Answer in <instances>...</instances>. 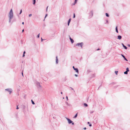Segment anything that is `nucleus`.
Here are the masks:
<instances>
[{
    "mask_svg": "<svg viewBox=\"0 0 130 130\" xmlns=\"http://www.w3.org/2000/svg\"><path fill=\"white\" fill-rule=\"evenodd\" d=\"M13 16V13L12 9H11L9 12V22L10 23L11 19H12Z\"/></svg>",
    "mask_w": 130,
    "mask_h": 130,
    "instance_id": "1",
    "label": "nucleus"
},
{
    "mask_svg": "<svg viewBox=\"0 0 130 130\" xmlns=\"http://www.w3.org/2000/svg\"><path fill=\"white\" fill-rule=\"evenodd\" d=\"M66 119L68 121V122L69 124H72L73 125L74 124V122L70 119L66 117Z\"/></svg>",
    "mask_w": 130,
    "mask_h": 130,
    "instance_id": "2",
    "label": "nucleus"
},
{
    "mask_svg": "<svg viewBox=\"0 0 130 130\" xmlns=\"http://www.w3.org/2000/svg\"><path fill=\"white\" fill-rule=\"evenodd\" d=\"M35 83L36 84V85L37 87L39 88L41 87V85L40 83L38 82L37 81H36Z\"/></svg>",
    "mask_w": 130,
    "mask_h": 130,
    "instance_id": "3",
    "label": "nucleus"
},
{
    "mask_svg": "<svg viewBox=\"0 0 130 130\" xmlns=\"http://www.w3.org/2000/svg\"><path fill=\"white\" fill-rule=\"evenodd\" d=\"M89 18L90 19L93 16V11L92 10L89 13Z\"/></svg>",
    "mask_w": 130,
    "mask_h": 130,
    "instance_id": "4",
    "label": "nucleus"
},
{
    "mask_svg": "<svg viewBox=\"0 0 130 130\" xmlns=\"http://www.w3.org/2000/svg\"><path fill=\"white\" fill-rule=\"evenodd\" d=\"M84 44V43L83 42H82L80 43H77L75 45L76 46H80L82 48V46Z\"/></svg>",
    "mask_w": 130,
    "mask_h": 130,
    "instance_id": "5",
    "label": "nucleus"
},
{
    "mask_svg": "<svg viewBox=\"0 0 130 130\" xmlns=\"http://www.w3.org/2000/svg\"><path fill=\"white\" fill-rule=\"evenodd\" d=\"M6 91H8L9 92V94H10L12 92V90L11 89H5Z\"/></svg>",
    "mask_w": 130,
    "mask_h": 130,
    "instance_id": "6",
    "label": "nucleus"
},
{
    "mask_svg": "<svg viewBox=\"0 0 130 130\" xmlns=\"http://www.w3.org/2000/svg\"><path fill=\"white\" fill-rule=\"evenodd\" d=\"M121 55L122 56L123 58L126 61H128V60L127 59L125 58V56L123 54H121Z\"/></svg>",
    "mask_w": 130,
    "mask_h": 130,
    "instance_id": "7",
    "label": "nucleus"
},
{
    "mask_svg": "<svg viewBox=\"0 0 130 130\" xmlns=\"http://www.w3.org/2000/svg\"><path fill=\"white\" fill-rule=\"evenodd\" d=\"M21 106H22V108L23 109L24 111L25 110L26 106L24 104H22Z\"/></svg>",
    "mask_w": 130,
    "mask_h": 130,
    "instance_id": "8",
    "label": "nucleus"
},
{
    "mask_svg": "<svg viewBox=\"0 0 130 130\" xmlns=\"http://www.w3.org/2000/svg\"><path fill=\"white\" fill-rule=\"evenodd\" d=\"M121 44L125 49L126 50L127 48V47L123 43H122Z\"/></svg>",
    "mask_w": 130,
    "mask_h": 130,
    "instance_id": "9",
    "label": "nucleus"
},
{
    "mask_svg": "<svg viewBox=\"0 0 130 130\" xmlns=\"http://www.w3.org/2000/svg\"><path fill=\"white\" fill-rule=\"evenodd\" d=\"M71 18H70L68 22V26H69V25L70 23V22L71 21Z\"/></svg>",
    "mask_w": 130,
    "mask_h": 130,
    "instance_id": "10",
    "label": "nucleus"
},
{
    "mask_svg": "<svg viewBox=\"0 0 130 130\" xmlns=\"http://www.w3.org/2000/svg\"><path fill=\"white\" fill-rule=\"evenodd\" d=\"M56 64H58V59L57 56L56 57Z\"/></svg>",
    "mask_w": 130,
    "mask_h": 130,
    "instance_id": "11",
    "label": "nucleus"
},
{
    "mask_svg": "<svg viewBox=\"0 0 130 130\" xmlns=\"http://www.w3.org/2000/svg\"><path fill=\"white\" fill-rule=\"evenodd\" d=\"M74 70L78 74V73L79 71H78V68H74Z\"/></svg>",
    "mask_w": 130,
    "mask_h": 130,
    "instance_id": "12",
    "label": "nucleus"
},
{
    "mask_svg": "<svg viewBox=\"0 0 130 130\" xmlns=\"http://www.w3.org/2000/svg\"><path fill=\"white\" fill-rule=\"evenodd\" d=\"M70 36V39L71 41V42L72 43H73L74 42V40L73 39L71 38L70 37V36Z\"/></svg>",
    "mask_w": 130,
    "mask_h": 130,
    "instance_id": "13",
    "label": "nucleus"
},
{
    "mask_svg": "<svg viewBox=\"0 0 130 130\" xmlns=\"http://www.w3.org/2000/svg\"><path fill=\"white\" fill-rule=\"evenodd\" d=\"M122 37L120 35H118V36L117 39L119 40H120L121 39Z\"/></svg>",
    "mask_w": 130,
    "mask_h": 130,
    "instance_id": "14",
    "label": "nucleus"
},
{
    "mask_svg": "<svg viewBox=\"0 0 130 130\" xmlns=\"http://www.w3.org/2000/svg\"><path fill=\"white\" fill-rule=\"evenodd\" d=\"M115 29H116V32H117V33H118V26H117L116 27V28H115Z\"/></svg>",
    "mask_w": 130,
    "mask_h": 130,
    "instance_id": "15",
    "label": "nucleus"
},
{
    "mask_svg": "<svg viewBox=\"0 0 130 130\" xmlns=\"http://www.w3.org/2000/svg\"><path fill=\"white\" fill-rule=\"evenodd\" d=\"M95 74H94L92 75L91 77V78H92L93 77H95Z\"/></svg>",
    "mask_w": 130,
    "mask_h": 130,
    "instance_id": "16",
    "label": "nucleus"
},
{
    "mask_svg": "<svg viewBox=\"0 0 130 130\" xmlns=\"http://www.w3.org/2000/svg\"><path fill=\"white\" fill-rule=\"evenodd\" d=\"M84 106L85 107H87L88 106V104L86 103H84Z\"/></svg>",
    "mask_w": 130,
    "mask_h": 130,
    "instance_id": "17",
    "label": "nucleus"
},
{
    "mask_svg": "<svg viewBox=\"0 0 130 130\" xmlns=\"http://www.w3.org/2000/svg\"><path fill=\"white\" fill-rule=\"evenodd\" d=\"M87 123L88 124H89V126L90 127H91L92 126V124L91 123H90V122H87Z\"/></svg>",
    "mask_w": 130,
    "mask_h": 130,
    "instance_id": "18",
    "label": "nucleus"
},
{
    "mask_svg": "<svg viewBox=\"0 0 130 130\" xmlns=\"http://www.w3.org/2000/svg\"><path fill=\"white\" fill-rule=\"evenodd\" d=\"M33 5H35L36 3V0H33Z\"/></svg>",
    "mask_w": 130,
    "mask_h": 130,
    "instance_id": "19",
    "label": "nucleus"
},
{
    "mask_svg": "<svg viewBox=\"0 0 130 130\" xmlns=\"http://www.w3.org/2000/svg\"><path fill=\"white\" fill-rule=\"evenodd\" d=\"M77 113H76L75 115V116L73 117V118H76L77 117Z\"/></svg>",
    "mask_w": 130,
    "mask_h": 130,
    "instance_id": "20",
    "label": "nucleus"
},
{
    "mask_svg": "<svg viewBox=\"0 0 130 130\" xmlns=\"http://www.w3.org/2000/svg\"><path fill=\"white\" fill-rule=\"evenodd\" d=\"M66 105H67L68 106H71V105L69 104L67 102H66Z\"/></svg>",
    "mask_w": 130,
    "mask_h": 130,
    "instance_id": "21",
    "label": "nucleus"
},
{
    "mask_svg": "<svg viewBox=\"0 0 130 130\" xmlns=\"http://www.w3.org/2000/svg\"><path fill=\"white\" fill-rule=\"evenodd\" d=\"M106 16L107 17H109V14L107 13H105Z\"/></svg>",
    "mask_w": 130,
    "mask_h": 130,
    "instance_id": "22",
    "label": "nucleus"
},
{
    "mask_svg": "<svg viewBox=\"0 0 130 130\" xmlns=\"http://www.w3.org/2000/svg\"><path fill=\"white\" fill-rule=\"evenodd\" d=\"M126 71H127V72H128L129 71V70L128 67H127L126 68Z\"/></svg>",
    "mask_w": 130,
    "mask_h": 130,
    "instance_id": "23",
    "label": "nucleus"
},
{
    "mask_svg": "<svg viewBox=\"0 0 130 130\" xmlns=\"http://www.w3.org/2000/svg\"><path fill=\"white\" fill-rule=\"evenodd\" d=\"M31 102L32 104L34 105L35 104L34 102L32 100H31Z\"/></svg>",
    "mask_w": 130,
    "mask_h": 130,
    "instance_id": "24",
    "label": "nucleus"
},
{
    "mask_svg": "<svg viewBox=\"0 0 130 130\" xmlns=\"http://www.w3.org/2000/svg\"><path fill=\"white\" fill-rule=\"evenodd\" d=\"M22 9H21V10H20V13H19V15H20V14H21V13H22Z\"/></svg>",
    "mask_w": 130,
    "mask_h": 130,
    "instance_id": "25",
    "label": "nucleus"
},
{
    "mask_svg": "<svg viewBox=\"0 0 130 130\" xmlns=\"http://www.w3.org/2000/svg\"><path fill=\"white\" fill-rule=\"evenodd\" d=\"M124 73L125 74H128V72L126 71L124 72Z\"/></svg>",
    "mask_w": 130,
    "mask_h": 130,
    "instance_id": "26",
    "label": "nucleus"
},
{
    "mask_svg": "<svg viewBox=\"0 0 130 130\" xmlns=\"http://www.w3.org/2000/svg\"><path fill=\"white\" fill-rule=\"evenodd\" d=\"M16 21V18H14L13 20L12 21V22H15Z\"/></svg>",
    "mask_w": 130,
    "mask_h": 130,
    "instance_id": "27",
    "label": "nucleus"
},
{
    "mask_svg": "<svg viewBox=\"0 0 130 130\" xmlns=\"http://www.w3.org/2000/svg\"><path fill=\"white\" fill-rule=\"evenodd\" d=\"M75 13H74L73 14V18H75Z\"/></svg>",
    "mask_w": 130,
    "mask_h": 130,
    "instance_id": "28",
    "label": "nucleus"
},
{
    "mask_svg": "<svg viewBox=\"0 0 130 130\" xmlns=\"http://www.w3.org/2000/svg\"><path fill=\"white\" fill-rule=\"evenodd\" d=\"M40 34H38L37 36V37L38 38H39V37H40Z\"/></svg>",
    "mask_w": 130,
    "mask_h": 130,
    "instance_id": "29",
    "label": "nucleus"
},
{
    "mask_svg": "<svg viewBox=\"0 0 130 130\" xmlns=\"http://www.w3.org/2000/svg\"><path fill=\"white\" fill-rule=\"evenodd\" d=\"M118 71H115V74L117 75L118 74Z\"/></svg>",
    "mask_w": 130,
    "mask_h": 130,
    "instance_id": "30",
    "label": "nucleus"
},
{
    "mask_svg": "<svg viewBox=\"0 0 130 130\" xmlns=\"http://www.w3.org/2000/svg\"><path fill=\"white\" fill-rule=\"evenodd\" d=\"M116 83H114V82H113L112 83H111L110 84H109V85H113L114 84H115Z\"/></svg>",
    "mask_w": 130,
    "mask_h": 130,
    "instance_id": "31",
    "label": "nucleus"
},
{
    "mask_svg": "<svg viewBox=\"0 0 130 130\" xmlns=\"http://www.w3.org/2000/svg\"><path fill=\"white\" fill-rule=\"evenodd\" d=\"M48 15V14H46L45 16V17H44V19L43 20V21H44L45 20V18Z\"/></svg>",
    "mask_w": 130,
    "mask_h": 130,
    "instance_id": "32",
    "label": "nucleus"
},
{
    "mask_svg": "<svg viewBox=\"0 0 130 130\" xmlns=\"http://www.w3.org/2000/svg\"><path fill=\"white\" fill-rule=\"evenodd\" d=\"M91 72L90 70H87V72L88 73H89L90 72Z\"/></svg>",
    "mask_w": 130,
    "mask_h": 130,
    "instance_id": "33",
    "label": "nucleus"
},
{
    "mask_svg": "<svg viewBox=\"0 0 130 130\" xmlns=\"http://www.w3.org/2000/svg\"><path fill=\"white\" fill-rule=\"evenodd\" d=\"M108 20H106V22L105 23V24H106V23H107L108 24Z\"/></svg>",
    "mask_w": 130,
    "mask_h": 130,
    "instance_id": "34",
    "label": "nucleus"
},
{
    "mask_svg": "<svg viewBox=\"0 0 130 130\" xmlns=\"http://www.w3.org/2000/svg\"><path fill=\"white\" fill-rule=\"evenodd\" d=\"M67 80V77H66V76L65 77V78L64 79V81H66Z\"/></svg>",
    "mask_w": 130,
    "mask_h": 130,
    "instance_id": "35",
    "label": "nucleus"
},
{
    "mask_svg": "<svg viewBox=\"0 0 130 130\" xmlns=\"http://www.w3.org/2000/svg\"><path fill=\"white\" fill-rule=\"evenodd\" d=\"M19 108V107H18V105H17V106L16 109H18Z\"/></svg>",
    "mask_w": 130,
    "mask_h": 130,
    "instance_id": "36",
    "label": "nucleus"
},
{
    "mask_svg": "<svg viewBox=\"0 0 130 130\" xmlns=\"http://www.w3.org/2000/svg\"><path fill=\"white\" fill-rule=\"evenodd\" d=\"M93 112H94L93 111H90V113H91V114L92 113H93Z\"/></svg>",
    "mask_w": 130,
    "mask_h": 130,
    "instance_id": "37",
    "label": "nucleus"
},
{
    "mask_svg": "<svg viewBox=\"0 0 130 130\" xmlns=\"http://www.w3.org/2000/svg\"><path fill=\"white\" fill-rule=\"evenodd\" d=\"M77 0H75L74 2H75V3H76L77 2Z\"/></svg>",
    "mask_w": 130,
    "mask_h": 130,
    "instance_id": "38",
    "label": "nucleus"
},
{
    "mask_svg": "<svg viewBox=\"0 0 130 130\" xmlns=\"http://www.w3.org/2000/svg\"><path fill=\"white\" fill-rule=\"evenodd\" d=\"M77 0H75L74 2H75V3H76L77 2Z\"/></svg>",
    "mask_w": 130,
    "mask_h": 130,
    "instance_id": "39",
    "label": "nucleus"
},
{
    "mask_svg": "<svg viewBox=\"0 0 130 130\" xmlns=\"http://www.w3.org/2000/svg\"><path fill=\"white\" fill-rule=\"evenodd\" d=\"M32 15V14H30L29 15V17H30Z\"/></svg>",
    "mask_w": 130,
    "mask_h": 130,
    "instance_id": "40",
    "label": "nucleus"
},
{
    "mask_svg": "<svg viewBox=\"0 0 130 130\" xmlns=\"http://www.w3.org/2000/svg\"><path fill=\"white\" fill-rule=\"evenodd\" d=\"M41 42H42V41H43L44 40V39H42V38H41Z\"/></svg>",
    "mask_w": 130,
    "mask_h": 130,
    "instance_id": "41",
    "label": "nucleus"
},
{
    "mask_svg": "<svg viewBox=\"0 0 130 130\" xmlns=\"http://www.w3.org/2000/svg\"><path fill=\"white\" fill-rule=\"evenodd\" d=\"M76 77H77L78 76V75L76 74H75L74 75Z\"/></svg>",
    "mask_w": 130,
    "mask_h": 130,
    "instance_id": "42",
    "label": "nucleus"
},
{
    "mask_svg": "<svg viewBox=\"0 0 130 130\" xmlns=\"http://www.w3.org/2000/svg\"><path fill=\"white\" fill-rule=\"evenodd\" d=\"M48 6H47V7H46V12L47 11V9H48Z\"/></svg>",
    "mask_w": 130,
    "mask_h": 130,
    "instance_id": "43",
    "label": "nucleus"
},
{
    "mask_svg": "<svg viewBox=\"0 0 130 130\" xmlns=\"http://www.w3.org/2000/svg\"><path fill=\"white\" fill-rule=\"evenodd\" d=\"M66 99L67 100H68V96H66Z\"/></svg>",
    "mask_w": 130,
    "mask_h": 130,
    "instance_id": "44",
    "label": "nucleus"
},
{
    "mask_svg": "<svg viewBox=\"0 0 130 130\" xmlns=\"http://www.w3.org/2000/svg\"><path fill=\"white\" fill-rule=\"evenodd\" d=\"M25 56V54H23V56H22V57H24Z\"/></svg>",
    "mask_w": 130,
    "mask_h": 130,
    "instance_id": "45",
    "label": "nucleus"
},
{
    "mask_svg": "<svg viewBox=\"0 0 130 130\" xmlns=\"http://www.w3.org/2000/svg\"><path fill=\"white\" fill-rule=\"evenodd\" d=\"M70 88H71V89H72V90H74V89H73V88H72L71 87H70Z\"/></svg>",
    "mask_w": 130,
    "mask_h": 130,
    "instance_id": "46",
    "label": "nucleus"
},
{
    "mask_svg": "<svg viewBox=\"0 0 130 130\" xmlns=\"http://www.w3.org/2000/svg\"><path fill=\"white\" fill-rule=\"evenodd\" d=\"M25 53H26V52H25V51H24V52H23V54H25Z\"/></svg>",
    "mask_w": 130,
    "mask_h": 130,
    "instance_id": "47",
    "label": "nucleus"
},
{
    "mask_svg": "<svg viewBox=\"0 0 130 130\" xmlns=\"http://www.w3.org/2000/svg\"><path fill=\"white\" fill-rule=\"evenodd\" d=\"M22 75L23 76V71L22 72Z\"/></svg>",
    "mask_w": 130,
    "mask_h": 130,
    "instance_id": "48",
    "label": "nucleus"
},
{
    "mask_svg": "<svg viewBox=\"0 0 130 130\" xmlns=\"http://www.w3.org/2000/svg\"><path fill=\"white\" fill-rule=\"evenodd\" d=\"M83 129H84L85 130L86 129V127H85Z\"/></svg>",
    "mask_w": 130,
    "mask_h": 130,
    "instance_id": "49",
    "label": "nucleus"
},
{
    "mask_svg": "<svg viewBox=\"0 0 130 130\" xmlns=\"http://www.w3.org/2000/svg\"><path fill=\"white\" fill-rule=\"evenodd\" d=\"M24 31V29H23L22 30V33Z\"/></svg>",
    "mask_w": 130,
    "mask_h": 130,
    "instance_id": "50",
    "label": "nucleus"
},
{
    "mask_svg": "<svg viewBox=\"0 0 130 130\" xmlns=\"http://www.w3.org/2000/svg\"><path fill=\"white\" fill-rule=\"evenodd\" d=\"M76 3H75V2H74V3H73V5H75Z\"/></svg>",
    "mask_w": 130,
    "mask_h": 130,
    "instance_id": "51",
    "label": "nucleus"
},
{
    "mask_svg": "<svg viewBox=\"0 0 130 130\" xmlns=\"http://www.w3.org/2000/svg\"><path fill=\"white\" fill-rule=\"evenodd\" d=\"M73 69H74V68H75V67H74V66H73Z\"/></svg>",
    "mask_w": 130,
    "mask_h": 130,
    "instance_id": "52",
    "label": "nucleus"
},
{
    "mask_svg": "<svg viewBox=\"0 0 130 130\" xmlns=\"http://www.w3.org/2000/svg\"><path fill=\"white\" fill-rule=\"evenodd\" d=\"M128 45V46H129V47H130V44H128V45Z\"/></svg>",
    "mask_w": 130,
    "mask_h": 130,
    "instance_id": "53",
    "label": "nucleus"
},
{
    "mask_svg": "<svg viewBox=\"0 0 130 130\" xmlns=\"http://www.w3.org/2000/svg\"><path fill=\"white\" fill-rule=\"evenodd\" d=\"M22 24L23 25H24V22H22Z\"/></svg>",
    "mask_w": 130,
    "mask_h": 130,
    "instance_id": "54",
    "label": "nucleus"
},
{
    "mask_svg": "<svg viewBox=\"0 0 130 130\" xmlns=\"http://www.w3.org/2000/svg\"><path fill=\"white\" fill-rule=\"evenodd\" d=\"M100 50V48H98V49L97 50V51H98V50Z\"/></svg>",
    "mask_w": 130,
    "mask_h": 130,
    "instance_id": "55",
    "label": "nucleus"
},
{
    "mask_svg": "<svg viewBox=\"0 0 130 130\" xmlns=\"http://www.w3.org/2000/svg\"><path fill=\"white\" fill-rule=\"evenodd\" d=\"M18 17L19 18V17H19V15H18Z\"/></svg>",
    "mask_w": 130,
    "mask_h": 130,
    "instance_id": "56",
    "label": "nucleus"
},
{
    "mask_svg": "<svg viewBox=\"0 0 130 130\" xmlns=\"http://www.w3.org/2000/svg\"><path fill=\"white\" fill-rule=\"evenodd\" d=\"M62 92H61V94H62Z\"/></svg>",
    "mask_w": 130,
    "mask_h": 130,
    "instance_id": "57",
    "label": "nucleus"
},
{
    "mask_svg": "<svg viewBox=\"0 0 130 130\" xmlns=\"http://www.w3.org/2000/svg\"><path fill=\"white\" fill-rule=\"evenodd\" d=\"M100 87V86L99 87L98 89H99Z\"/></svg>",
    "mask_w": 130,
    "mask_h": 130,
    "instance_id": "58",
    "label": "nucleus"
},
{
    "mask_svg": "<svg viewBox=\"0 0 130 130\" xmlns=\"http://www.w3.org/2000/svg\"><path fill=\"white\" fill-rule=\"evenodd\" d=\"M25 96L24 97V98H25Z\"/></svg>",
    "mask_w": 130,
    "mask_h": 130,
    "instance_id": "59",
    "label": "nucleus"
},
{
    "mask_svg": "<svg viewBox=\"0 0 130 130\" xmlns=\"http://www.w3.org/2000/svg\"><path fill=\"white\" fill-rule=\"evenodd\" d=\"M64 97H63V99H64Z\"/></svg>",
    "mask_w": 130,
    "mask_h": 130,
    "instance_id": "60",
    "label": "nucleus"
}]
</instances>
